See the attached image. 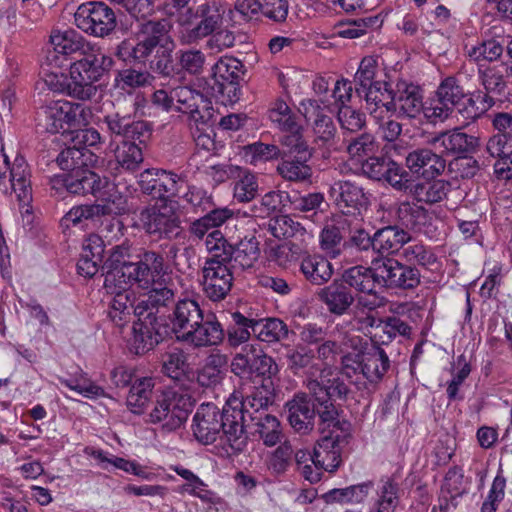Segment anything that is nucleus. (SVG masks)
Instances as JSON below:
<instances>
[{
	"mask_svg": "<svg viewBox=\"0 0 512 512\" xmlns=\"http://www.w3.org/2000/svg\"><path fill=\"white\" fill-rule=\"evenodd\" d=\"M176 109L188 114L195 125H208L213 117V108L209 99L200 91L188 86L174 88Z\"/></svg>",
	"mask_w": 512,
	"mask_h": 512,
	"instance_id": "nucleus-19",
	"label": "nucleus"
},
{
	"mask_svg": "<svg viewBox=\"0 0 512 512\" xmlns=\"http://www.w3.org/2000/svg\"><path fill=\"white\" fill-rule=\"evenodd\" d=\"M225 339V330L214 313L202 317L190 332L179 335L178 340L190 343L196 348L220 345Z\"/></svg>",
	"mask_w": 512,
	"mask_h": 512,
	"instance_id": "nucleus-23",
	"label": "nucleus"
},
{
	"mask_svg": "<svg viewBox=\"0 0 512 512\" xmlns=\"http://www.w3.org/2000/svg\"><path fill=\"white\" fill-rule=\"evenodd\" d=\"M373 489V482L366 481L360 484L351 485L342 489H333L328 496L339 503L358 504L365 501L370 491Z\"/></svg>",
	"mask_w": 512,
	"mask_h": 512,
	"instance_id": "nucleus-58",
	"label": "nucleus"
},
{
	"mask_svg": "<svg viewBox=\"0 0 512 512\" xmlns=\"http://www.w3.org/2000/svg\"><path fill=\"white\" fill-rule=\"evenodd\" d=\"M290 193L285 191H270L260 200L259 204L252 207L255 217L265 218L270 214L280 211L289 202Z\"/></svg>",
	"mask_w": 512,
	"mask_h": 512,
	"instance_id": "nucleus-59",
	"label": "nucleus"
},
{
	"mask_svg": "<svg viewBox=\"0 0 512 512\" xmlns=\"http://www.w3.org/2000/svg\"><path fill=\"white\" fill-rule=\"evenodd\" d=\"M398 220L403 226L415 232L431 237L434 232L431 213L424 207L414 203L403 202L396 212Z\"/></svg>",
	"mask_w": 512,
	"mask_h": 512,
	"instance_id": "nucleus-35",
	"label": "nucleus"
},
{
	"mask_svg": "<svg viewBox=\"0 0 512 512\" xmlns=\"http://www.w3.org/2000/svg\"><path fill=\"white\" fill-rule=\"evenodd\" d=\"M468 95L465 93L463 87L459 84L455 76L445 77L439 84L436 97L453 108L458 106L460 102Z\"/></svg>",
	"mask_w": 512,
	"mask_h": 512,
	"instance_id": "nucleus-63",
	"label": "nucleus"
},
{
	"mask_svg": "<svg viewBox=\"0 0 512 512\" xmlns=\"http://www.w3.org/2000/svg\"><path fill=\"white\" fill-rule=\"evenodd\" d=\"M342 280L350 288L358 292H372L376 288V280L374 271H372V264L369 267L356 265L350 267L342 274Z\"/></svg>",
	"mask_w": 512,
	"mask_h": 512,
	"instance_id": "nucleus-48",
	"label": "nucleus"
},
{
	"mask_svg": "<svg viewBox=\"0 0 512 512\" xmlns=\"http://www.w3.org/2000/svg\"><path fill=\"white\" fill-rule=\"evenodd\" d=\"M301 108L306 121L311 123L315 143L320 146H331L337 133L332 117L314 99L303 100Z\"/></svg>",
	"mask_w": 512,
	"mask_h": 512,
	"instance_id": "nucleus-21",
	"label": "nucleus"
},
{
	"mask_svg": "<svg viewBox=\"0 0 512 512\" xmlns=\"http://www.w3.org/2000/svg\"><path fill=\"white\" fill-rule=\"evenodd\" d=\"M176 66L178 67V72L176 75L181 74V72H185L189 75H199L202 73L206 56L205 54L195 48H187V49H179L176 54Z\"/></svg>",
	"mask_w": 512,
	"mask_h": 512,
	"instance_id": "nucleus-56",
	"label": "nucleus"
},
{
	"mask_svg": "<svg viewBox=\"0 0 512 512\" xmlns=\"http://www.w3.org/2000/svg\"><path fill=\"white\" fill-rule=\"evenodd\" d=\"M147 290L148 293L146 297L137 302V308L135 311H138V313L147 311L158 313L160 308L168 307L174 302V289L164 285L161 280H158L157 285H153Z\"/></svg>",
	"mask_w": 512,
	"mask_h": 512,
	"instance_id": "nucleus-45",
	"label": "nucleus"
},
{
	"mask_svg": "<svg viewBox=\"0 0 512 512\" xmlns=\"http://www.w3.org/2000/svg\"><path fill=\"white\" fill-rule=\"evenodd\" d=\"M167 20L139 22L135 39H125L119 43L116 55L123 61L145 63L149 56L150 69L163 77H173L178 67L173 61L175 44L168 36Z\"/></svg>",
	"mask_w": 512,
	"mask_h": 512,
	"instance_id": "nucleus-1",
	"label": "nucleus"
},
{
	"mask_svg": "<svg viewBox=\"0 0 512 512\" xmlns=\"http://www.w3.org/2000/svg\"><path fill=\"white\" fill-rule=\"evenodd\" d=\"M377 61L373 57H364L354 76L355 92L359 97L378 81L375 80Z\"/></svg>",
	"mask_w": 512,
	"mask_h": 512,
	"instance_id": "nucleus-60",
	"label": "nucleus"
},
{
	"mask_svg": "<svg viewBox=\"0 0 512 512\" xmlns=\"http://www.w3.org/2000/svg\"><path fill=\"white\" fill-rule=\"evenodd\" d=\"M273 382L269 384H262L261 388H256L254 392L246 396L242 401L229 400L232 402L233 408L241 411L242 417V430H245L246 422L248 419L258 418L267 414V408L273 402Z\"/></svg>",
	"mask_w": 512,
	"mask_h": 512,
	"instance_id": "nucleus-29",
	"label": "nucleus"
},
{
	"mask_svg": "<svg viewBox=\"0 0 512 512\" xmlns=\"http://www.w3.org/2000/svg\"><path fill=\"white\" fill-rule=\"evenodd\" d=\"M399 486L391 479L383 482L375 503V512H394L399 504Z\"/></svg>",
	"mask_w": 512,
	"mask_h": 512,
	"instance_id": "nucleus-64",
	"label": "nucleus"
},
{
	"mask_svg": "<svg viewBox=\"0 0 512 512\" xmlns=\"http://www.w3.org/2000/svg\"><path fill=\"white\" fill-rule=\"evenodd\" d=\"M126 285H121L119 291H114L108 310V316L111 321L118 327H122L130 322L132 315L135 316V297L133 292L125 289Z\"/></svg>",
	"mask_w": 512,
	"mask_h": 512,
	"instance_id": "nucleus-38",
	"label": "nucleus"
},
{
	"mask_svg": "<svg viewBox=\"0 0 512 512\" xmlns=\"http://www.w3.org/2000/svg\"><path fill=\"white\" fill-rule=\"evenodd\" d=\"M375 251L391 254L403 248L410 241V235L396 225H388L374 233Z\"/></svg>",
	"mask_w": 512,
	"mask_h": 512,
	"instance_id": "nucleus-39",
	"label": "nucleus"
},
{
	"mask_svg": "<svg viewBox=\"0 0 512 512\" xmlns=\"http://www.w3.org/2000/svg\"><path fill=\"white\" fill-rule=\"evenodd\" d=\"M193 406L188 394L167 389L157 395L150 412L152 423H162V427L173 431L179 428L188 417Z\"/></svg>",
	"mask_w": 512,
	"mask_h": 512,
	"instance_id": "nucleus-6",
	"label": "nucleus"
},
{
	"mask_svg": "<svg viewBox=\"0 0 512 512\" xmlns=\"http://www.w3.org/2000/svg\"><path fill=\"white\" fill-rule=\"evenodd\" d=\"M251 361H253L252 377H261L263 379L262 384L272 382V378L279 372L278 365L274 359L260 349L256 348V352L252 354Z\"/></svg>",
	"mask_w": 512,
	"mask_h": 512,
	"instance_id": "nucleus-62",
	"label": "nucleus"
},
{
	"mask_svg": "<svg viewBox=\"0 0 512 512\" xmlns=\"http://www.w3.org/2000/svg\"><path fill=\"white\" fill-rule=\"evenodd\" d=\"M141 191L156 199H166L180 195L184 178L172 171L149 168L139 174Z\"/></svg>",
	"mask_w": 512,
	"mask_h": 512,
	"instance_id": "nucleus-17",
	"label": "nucleus"
},
{
	"mask_svg": "<svg viewBox=\"0 0 512 512\" xmlns=\"http://www.w3.org/2000/svg\"><path fill=\"white\" fill-rule=\"evenodd\" d=\"M113 64L112 57L94 44L92 50L70 64L67 94L79 100H90L97 93L95 83L111 70Z\"/></svg>",
	"mask_w": 512,
	"mask_h": 512,
	"instance_id": "nucleus-4",
	"label": "nucleus"
},
{
	"mask_svg": "<svg viewBox=\"0 0 512 512\" xmlns=\"http://www.w3.org/2000/svg\"><path fill=\"white\" fill-rule=\"evenodd\" d=\"M242 417L241 411L233 408L231 401H227L222 410L212 403L201 404L193 417V435L204 445L212 444L221 437L234 453H240L248 444L246 431L242 430Z\"/></svg>",
	"mask_w": 512,
	"mask_h": 512,
	"instance_id": "nucleus-2",
	"label": "nucleus"
},
{
	"mask_svg": "<svg viewBox=\"0 0 512 512\" xmlns=\"http://www.w3.org/2000/svg\"><path fill=\"white\" fill-rule=\"evenodd\" d=\"M140 220L145 232L158 239H179L183 235L178 214L167 204L145 208Z\"/></svg>",
	"mask_w": 512,
	"mask_h": 512,
	"instance_id": "nucleus-13",
	"label": "nucleus"
},
{
	"mask_svg": "<svg viewBox=\"0 0 512 512\" xmlns=\"http://www.w3.org/2000/svg\"><path fill=\"white\" fill-rule=\"evenodd\" d=\"M134 140H122L115 149V158L119 167L123 170L134 172L143 162V153L140 145Z\"/></svg>",
	"mask_w": 512,
	"mask_h": 512,
	"instance_id": "nucleus-53",
	"label": "nucleus"
},
{
	"mask_svg": "<svg viewBox=\"0 0 512 512\" xmlns=\"http://www.w3.org/2000/svg\"><path fill=\"white\" fill-rule=\"evenodd\" d=\"M255 319L248 318L240 312L231 313V322L227 327L225 335L229 346L236 348L246 343L253 332Z\"/></svg>",
	"mask_w": 512,
	"mask_h": 512,
	"instance_id": "nucleus-50",
	"label": "nucleus"
},
{
	"mask_svg": "<svg viewBox=\"0 0 512 512\" xmlns=\"http://www.w3.org/2000/svg\"><path fill=\"white\" fill-rule=\"evenodd\" d=\"M99 127L112 138L119 137L139 143H146L151 136V127L147 122L135 120L132 115L120 111L105 114L99 119Z\"/></svg>",
	"mask_w": 512,
	"mask_h": 512,
	"instance_id": "nucleus-15",
	"label": "nucleus"
},
{
	"mask_svg": "<svg viewBox=\"0 0 512 512\" xmlns=\"http://www.w3.org/2000/svg\"><path fill=\"white\" fill-rule=\"evenodd\" d=\"M45 129L56 134L65 133L71 128H77L87 122L90 110L81 103L69 101H54L44 108Z\"/></svg>",
	"mask_w": 512,
	"mask_h": 512,
	"instance_id": "nucleus-10",
	"label": "nucleus"
},
{
	"mask_svg": "<svg viewBox=\"0 0 512 512\" xmlns=\"http://www.w3.org/2000/svg\"><path fill=\"white\" fill-rule=\"evenodd\" d=\"M289 333L288 326L279 318L255 319L253 334L262 342H281L288 339Z\"/></svg>",
	"mask_w": 512,
	"mask_h": 512,
	"instance_id": "nucleus-46",
	"label": "nucleus"
},
{
	"mask_svg": "<svg viewBox=\"0 0 512 512\" xmlns=\"http://www.w3.org/2000/svg\"><path fill=\"white\" fill-rule=\"evenodd\" d=\"M50 44L55 53L75 59L93 49V43L74 29L52 31Z\"/></svg>",
	"mask_w": 512,
	"mask_h": 512,
	"instance_id": "nucleus-31",
	"label": "nucleus"
},
{
	"mask_svg": "<svg viewBox=\"0 0 512 512\" xmlns=\"http://www.w3.org/2000/svg\"><path fill=\"white\" fill-rule=\"evenodd\" d=\"M390 103V112L399 117L416 118L424 109L422 89L411 82L399 80Z\"/></svg>",
	"mask_w": 512,
	"mask_h": 512,
	"instance_id": "nucleus-22",
	"label": "nucleus"
},
{
	"mask_svg": "<svg viewBox=\"0 0 512 512\" xmlns=\"http://www.w3.org/2000/svg\"><path fill=\"white\" fill-rule=\"evenodd\" d=\"M204 312L196 300L184 298L179 300L173 310L171 325L173 334L179 335L190 332L197 323H201Z\"/></svg>",
	"mask_w": 512,
	"mask_h": 512,
	"instance_id": "nucleus-34",
	"label": "nucleus"
},
{
	"mask_svg": "<svg viewBox=\"0 0 512 512\" xmlns=\"http://www.w3.org/2000/svg\"><path fill=\"white\" fill-rule=\"evenodd\" d=\"M228 364L226 354L215 352L211 353L203 367L197 372V382L205 388L215 387L220 384L224 378V370Z\"/></svg>",
	"mask_w": 512,
	"mask_h": 512,
	"instance_id": "nucleus-41",
	"label": "nucleus"
},
{
	"mask_svg": "<svg viewBox=\"0 0 512 512\" xmlns=\"http://www.w3.org/2000/svg\"><path fill=\"white\" fill-rule=\"evenodd\" d=\"M230 253L227 262L235 270L252 268L260 257L259 241L253 234L245 235L235 245H231Z\"/></svg>",
	"mask_w": 512,
	"mask_h": 512,
	"instance_id": "nucleus-36",
	"label": "nucleus"
},
{
	"mask_svg": "<svg viewBox=\"0 0 512 512\" xmlns=\"http://www.w3.org/2000/svg\"><path fill=\"white\" fill-rule=\"evenodd\" d=\"M74 22L81 31L97 38L110 36L117 27L114 10L102 1L79 5L74 14Z\"/></svg>",
	"mask_w": 512,
	"mask_h": 512,
	"instance_id": "nucleus-7",
	"label": "nucleus"
},
{
	"mask_svg": "<svg viewBox=\"0 0 512 512\" xmlns=\"http://www.w3.org/2000/svg\"><path fill=\"white\" fill-rule=\"evenodd\" d=\"M154 382L152 378L137 379L127 395V407L134 414H141L152 397Z\"/></svg>",
	"mask_w": 512,
	"mask_h": 512,
	"instance_id": "nucleus-52",
	"label": "nucleus"
},
{
	"mask_svg": "<svg viewBox=\"0 0 512 512\" xmlns=\"http://www.w3.org/2000/svg\"><path fill=\"white\" fill-rule=\"evenodd\" d=\"M485 152L495 159L494 174L498 179H512V140L492 135L486 142Z\"/></svg>",
	"mask_w": 512,
	"mask_h": 512,
	"instance_id": "nucleus-30",
	"label": "nucleus"
},
{
	"mask_svg": "<svg viewBox=\"0 0 512 512\" xmlns=\"http://www.w3.org/2000/svg\"><path fill=\"white\" fill-rule=\"evenodd\" d=\"M198 23L182 33L180 40L183 44L196 43L211 36L222 24L223 17L219 8L214 4L203 3L196 8Z\"/></svg>",
	"mask_w": 512,
	"mask_h": 512,
	"instance_id": "nucleus-26",
	"label": "nucleus"
},
{
	"mask_svg": "<svg viewBox=\"0 0 512 512\" xmlns=\"http://www.w3.org/2000/svg\"><path fill=\"white\" fill-rule=\"evenodd\" d=\"M104 188H109L107 177H101L85 168L66 174V191L74 195L92 194L102 197L103 204H86L75 206L65 215V221L76 225L85 220H96L105 215L123 214L127 211L126 199L118 194L105 197Z\"/></svg>",
	"mask_w": 512,
	"mask_h": 512,
	"instance_id": "nucleus-3",
	"label": "nucleus"
},
{
	"mask_svg": "<svg viewBox=\"0 0 512 512\" xmlns=\"http://www.w3.org/2000/svg\"><path fill=\"white\" fill-rule=\"evenodd\" d=\"M365 176L375 181H384L397 191H407L411 184L410 172L390 158L370 156L361 165Z\"/></svg>",
	"mask_w": 512,
	"mask_h": 512,
	"instance_id": "nucleus-16",
	"label": "nucleus"
},
{
	"mask_svg": "<svg viewBox=\"0 0 512 512\" xmlns=\"http://www.w3.org/2000/svg\"><path fill=\"white\" fill-rule=\"evenodd\" d=\"M135 317L137 321L133 324V347L136 354H145L173 334L172 325L165 316H158L157 312L135 311Z\"/></svg>",
	"mask_w": 512,
	"mask_h": 512,
	"instance_id": "nucleus-8",
	"label": "nucleus"
},
{
	"mask_svg": "<svg viewBox=\"0 0 512 512\" xmlns=\"http://www.w3.org/2000/svg\"><path fill=\"white\" fill-rule=\"evenodd\" d=\"M285 412L290 426L303 435L310 433L315 425L314 399L306 393H297L286 402Z\"/></svg>",
	"mask_w": 512,
	"mask_h": 512,
	"instance_id": "nucleus-25",
	"label": "nucleus"
},
{
	"mask_svg": "<svg viewBox=\"0 0 512 512\" xmlns=\"http://www.w3.org/2000/svg\"><path fill=\"white\" fill-rule=\"evenodd\" d=\"M93 153L85 147H67L56 157V163L63 171L69 173L85 169L92 162Z\"/></svg>",
	"mask_w": 512,
	"mask_h": 512,
	"instance_id": "nucleus-47",
	"label": "nucleus"
},
{
	"mask_svg": "<svg viewBox=\"0 0 512 512\" xmlns=\"http://www.w3.org/2000/svg\"><path fill=\"white\" fill-rule=\"evenodd\" d=\"M124 271L127 272L128 285L148 289L157 285L165 273L164 256L160 252L142 248L137 254V260Z\"/></svg>",
	"mask_w": 512,
	"mask_h": 512,
	"instance_id": "nucleus-11",
	"label": "nucleus"
},
{
	"mask_svg": "<svg viewBox=\"0 0 512 512\" xmlns=\"http://www.w3.org/2000/svg\"><path fill=\"white\" fill-rule=\"evenodd\" d=\"M300 271L307 281L313 285L320 286L331 279L333 266L323 256L307 255L301 260Z\"/></svg>",
	"mask_w": 512,
	"mask_h": 512,
	"instance_id": "nucleus-43",
	"label": "nucleus"
},
{
	"mask_svg": "<svg viewBox=\"0 0 512 512\" xmlns=\"http://www.w3.org/2000/svg\"><path fill=\"white\" fill-rule=\"evenodd\" d=\"M488 91L478 90L467 98V105L459 109L468 120H475L494 106L495 100Z\"/></svg>",
	"mask_w": 512,
	"mask_h": 512,
	"instance_id": "nucleus-61",
	"label": "nucleus"
},
{
	"mask_svg": "<svg viewBox=\"0 0 512 512\" xmlns=\"http://www.w3.org/2000/svg\"><path fill=\"white\" fill-rule=\"evenodd\" d=\"M504 50L503 43L495 38H490L469 48L467 56L478 68L479 65H486L485 62L493 63L501 59Z\"/></svg>",
	"mask_w": 512,
	"mask_h": 512,
	"instance_id": "nucleus-49",
	"label": "nucleus"
},
{
	"mask_svg": "<svg viewBox=\"0 0 512 512\" xmlns=\"http://www.w3.org/2000/svg\"><path fill=\"white\" fill-rule=\"evenodd\" d=\"M87 244L83 247V252L77 263L78 273L84 277H93L103 264L102 241L98 236H90Z\"/></svg>",
	"mask_w": 512,
	"mask_h": 512,
	"instance_id": "nucleus-40",
	"label": "nucleus"
},
{
	"mask_svg": "<svg viewBox=\"0 0 512 512\" xmlns=\"http://www.w3.org/2000/svg\"><path fill=\"white\" fill-rule=\"evenodd\" d=\"M405 163L410 172L420 174L425 178H435L441 175L446 167L445 159L429 148H417L405 157Z\"/></svg>",
	"mask_w": 512,
	"mask_h": 512,
	"instance_id": "nucleus-28",
	"label": "nucleus"
},
{
	"mask_svg": "<svg viewBox=\"0 0 512 512\" xmlns=\"http://www.w3.org/2000/svg\"><path fill=\"white\" fill-rule=\"evenodd\" d=\"M250 422L255 427L254 432L259 435L264 445L272 447L280 442L281 424L276 416L267 413L258 418H252Z\"/></svg>",
	"mask_w": 512,
	"mask_h": 512,
	"instance_id": "nucleus-55",
	"label": "nucleus"
},
{
	"mask_svg": "<svg viewBox=\"0 0 512 512\" xmlns=\"http://www.w3.org/2000/svg\"><path fill=\"white\" fill-rule=\"evenodd\" d=\"M330 196L337 209L344 215H360L369 206V195L356 182L340 180L333 183Z\"/></svg>",
	"mask_w": 512,
	"mask_h": 512,
	"instance_id": "nucleus-18",
	"label": "nucleus"
},
{
	"mask_svg": "<svg viewBox=\"0 0 512 512\" xmlns=\"http://www.w3.org/2000/svg\"><path fill=\"white\" fill-rule=\"evenodd\" d=\"M311 397L314 399L315 415L319 416V431L321 435L333 434L351 436V424L345 419L339 418L338 410L319 387L318 380H311L307 384Z\"/></svg>",
	"mask_w": 512,
	"mask_h": 512,
	"instance_id": "nucleus-12",
	"label": "nucleus"
},
{
	"mask_svg": "<svg viewBox=\"0 0 512 512\" xmlns=\"http://www.w3.org/2000/svg\"><path fill=\"white\" fill-rule=\"evenodd\" d=\"M372 271L376 284L387 289H413L420 283L417 268L404 265L391 257H379L372 260Z\"/></svg>",
	"mask_w": 512,
	"mask_h": 512,
	"instance_id": "nucleus-9",
	"label": "nucleus"
},
{
	"mask_svg": "<svg viewBox=\"0 0 512 512\" xmlns=\"http://www.w3.org/2000/svg\"><path fill=\"white\" fill-rule=\"evenodd\" d=\"M394 88L387 82L378 81L370 89L362 93L366 101V108L371 115H374L380 107H384L387 112L391 110Z\"/></svg>",
	"mask_w": 512,
	"mask_h": 512,
	"instance_id": "nucleus-51",
	"label": "nucleus"
},
{
	"mask_svg": "<svg viewBox=\"0 0 512 512\" xmlns=\"http://www.w3.org/2000/svg\"><path fill=\"white\" fill-rule=\"evenodd\" d=\"M312 155L282 156L277 166L278 174L290 182L310 181L313 170L309 165Z\"/></svg>",
	"mask_w": 512,
	"mask_h": 512,
	"instance_id": "nucleus-37",
	"label": "nucleus"
},
{
	"mask_svg": "<svg viewBox=\"0 0 512 512\" xmlns=\"http://www.w3.org/2000/svg\"><path fill=\"white\" fill-rule=\"evenodd\" d=\"M470 481L464 477L463 470L453 466L446 472L440 489V508L448 510L456 508L458 499L468 493Z\"/></svg>",
	"mask_w": 512,
	"mask_h": 512,
	"instance_id": "nucleus-32",
	"label": "nucleus"
},
{
	"mask_svg": "<svg viewBox=\"0 0 512 512\" xmlns=\"http://www.w3.org/2000/svg\"><path fill=\"white\" fill-rule=\"evenodd\" d=\"M188 368V354L181 348H171L162 355V372L171 379L180 380Z\"/></svg>",
	"mask_w": 512,
	"mask_h": 512,
	"instance_id": "nucleus-54",
	"label": "nucleus"
},
{
	"mask_svg": "<svg viewBox=\"0 0 512 512\" xmlns=\"http://www.w3.org/2000/svg\"><path fill=\"white\" fill-rule=\"evenodd\" d=\"M512 71L507 64L501 65H479L477 75L484 90L494 95H503L507 87V77L504 71Z\"/></svg>",
	"mask_w": 512,
	"mask_h": 512,
	"instance_id": "nucleus-44",
	"label": "nucleus"
},
{
	"mask_svg": "<svg viewBox=\"0 0 512 512\" xmlns=\"http://www.w3.org/2000/svg\"><path fill=\"white\" fill-rule=\"evenodd\" d=\"M234 271L227 261H204L200 280L204 296L212 302L224 300L232 289Z\"/></svg>",
	"mask_w": 512,
	"mask_h": 512,
	"instance_id": "nucleus-14",
	"label": "nucleus"
},
{
	"mask_svg": "<svg viewBox=\"0 0 512 512\" xmlns=\"http://www.w3.org/2000/svg\"><path fill=\"white\" fill-rule=\"evenodd\" d=\"M131 246L124 242L114 246L109 253L107 260L103 264L106 268L104 285L110 289L112 287L121 288V285H128L127 272L124 269L128 265H133L131 260Z\"/></svg>",
	"mask_w": 512,
	"mask_h": 512,
	"instance_id": "nucleus-27",
	"label": "nucleus"
},
{
	"mask_svg": "<svg viewBox=\"0 0 512 512\" xmlns=\"http://www.w3.org/2000/svg\"><path fill=\"white\" fill-rule=\"evenodd\" d=\"M450 189L451 184L446 180L438 179L414 184L411 179V184L407 191L409 190L418 202L435 204L444 200Z\"/></svg>",
	"mask_w": 512,
	"mask_h": 512,
	"instance_id": "nucleus-42",
	"label": "nucleus"
},
{
	"mask_svg": "<svg viewBox=\"0 0 512 512\" xmlns=\"http://www.w3.org/2000/svg\"><path fill=\"white\" fill-rule=\"evenodd\" d=\"M317 297L331 314L338 316L345 314L355 301L352 291L343 280H334L328 286L321 288L317 292Z\"/></svg>",
	"mask_w": 512,
	"mask_h": 512,
	"instance_id": "nucleus-33",
	"label": "nucleus"
},
{
	"mask_svg": "<svg viewBox=\"0 0 512 512\" xmlns=\"http://www.w3.org/2000/svg\"><path fill=\"white\" fill-rule=\"evenodd\" d=\"M427 143L442 157L446 155L461 156L475 151L479 139L459 128L436 133L428 138Z\"/></svg>",
	"mask_w": 512,
	"mask_h": 512,
	"instance_id": "nucleus-20",
	"label": "nucleus"
},
{
	"mask_svg": "<svg viewBox=\"0 0 512 512\" xmlns=\"http://www.w3.org/2000/svg\"><path fill=\"white\" fill-rule=\"evenodd\" d=\"M363 354L342 356V374L347 378L362 375L370 384H378L390 369V359L383 348L370 345Z\"/></svg>",
	"mask_w": 512,
	"mask_h": 512,
	"instance_id": "nucleus-5",
	"label": "nucleus"
},
{
	"mask_svg": "<svg viewBox=\"0 0 512 512\" xmlns=\"http://www.w3.org/2000/svg\"><path fill=\"white\" fill-rule=\"evenodd\" d=\"M350 436L327 434L317 441L312 457L313 465L328 472H335L341 464L342 447Z\"/></svg>",
	"mask_w": 512,
	"mask_h": 512,
	"instance_id": "nucleus-24",
	"label": "nucleus"
},
{
	"mask_svg": "<svg viewBox=\"0 0 512 512\" xmlns=\"http://www.w3.org/2000/svg\"><path fill=\"white\" fill-rule=\"evenodd\" d=\"M213 78L215 81H243L244 65L232 56L221 57L213 66Z\"/></svg>",
	"mask_w": 512,
	"mask_h": 512,
	"instance_id": "nucleus-57",
	"label": "nucleus"
}]
</instances>
